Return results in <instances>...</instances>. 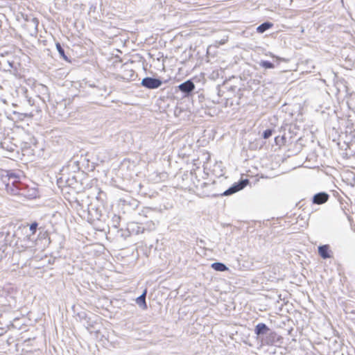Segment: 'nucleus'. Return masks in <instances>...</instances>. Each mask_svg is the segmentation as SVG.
Segmentation results:
<instances>
[{
  "instance_id": "1",
  "label": "nucleus",
  "mask_w": 355,
  "mask_h": 355,
  "mask_svg": "<svg viewBox=\"0 0 355 355\" xmlns=\"http://www.w3.org/2000/svg\"><path fill=\"white\" fill-rule=\"evenodd\" d=\"M8 179V182L6 183V187L8 191L14 192V189H12L11 185L14 186L17 190L19 189L20 186V178L19 177L12 172H7L6 177Z\"/></svg>"
},
{
  "instance_id": "2",
  "label": "nucleus",
  "mask_w": 355,
  "mask_h": 355,
  "mask_svg": "<svg viewBox=\"0 0 355 355\" xmlns=\"http://www.w3.org/2000/svg\"><path fill=\"white\" fill-rule=\"evenodd\" d=\"M162 82L159 79L147 77L142 80L141 85L146 88L153 89L159 87Z\"/></svg>"
},
{
  "instance_id": "3",
  "label": "nucleus",
  "mask_w": 355,
  "mask_h": 355,
  "mask_svg": "<svg viewBox=\"0 0 355 355\" xmlns=\"http://www.w3.org/2000/svg\"><path fill=\"white\" fill-rule=\"evenodd\" d=\"M318 253L322 259H329L332 257V252L329 245H323L318 247Z\"/></svg>"
},
{
  "instance_id": "4",
  "label": "nucleus",
  "mask_w": 355,
  "mask_h": 355,
  "mask_svg": "<svg viewBox=\"0 0 355 355\" xmlns=\"http://www.w3.org/2000/svg\"><path fill=\"white\" fill-rule=\"evenodd\" d=\"M248 180H243V181L241 182L237 185H235V186L230 188L227 191H225L224 192V195H226V196L230 195V194H232V193H235L236 191H239L241 190L248 184Z\"/></svg>"
},
{
  "instance_id": "5",
  "label": "nucleus",
  "mask_w": 355,
  "mask_h": 355,
  "mask_svg": "<svg viewBox=\"0 0 355 355\" xmlns=\"http://www.w3.org/2000/svg\"><path fill=\"white\" fill-rule=\"evenodd\" d=\"M329 199V195L325 193H319L314 196L313 202L317 205L326 202Z\"/></svg>"
},
{
  "instance_id": "6",
  "label": "nucleus",
  "mask_w": 355,
  "mask_h": 355,
  "mask_svg": "<svg viewBox=\"0 0 355 355\" xmlns=\"http://www.w3.org/2000/svg\"><path fill=\"white\" fill-rule=\"evenodd\" d=\"M180 90L182 92H191L194 88L195 85L191 80H187L178 86Z\"/></svg>"
},
{
  "instance_id": "7",
  "label": "nucleus",
  "mask_w": 355,
  "mask_h": 355,
  "mask_svg": "<svg viewBox=\"0 0 355 355\" xmlns=\"http://www.w3.org/2000/svg\"><path fill=\"white\" fill-rule=\"evenodd\" d=\"M147 291L145 290L141 295L138 297L136 300L137 303L142 307L143 309H147V304L146 302V295Z\"/></svg>"
},
{
  "instance_id": "8",
  "label": "nucleus",
  "mask_w": 355,
  "mask_h": 355,
  "mask_svg": "<svg viewBox=\"0 0 355 355\" xmlns=\"http://www.w3.org/2000/svg\"><path fill=\"white\" fill-rule=\"evenodd\" d=\"M268 330V327L264 323H259L255 327V333L257 335L263 334Z\"/></svg>"
},
{
  "instance_id": "9",
  "label": "nucleus",
  "mask_w": 355,
  "mask_h": 355,
  "mask_svg": "<svg viewBox=\"0 0 355 355\" xmlns=\"http://www.w3.org/2000/svg\"><path fill=\"white\" fill-rule=\"evenodd\" d=\"M273 26V24L270 22H265L262 24H261L260 26H259L257 28V31L259 33H264L266 31L270 29V28H272Z\"/></svg>"
},
{
  "instance_id": "10",
  "label": "nucleus",
  "mask_w": 355,
  "mask_h": 355,
  "mask_svg": "<svg viewBox=\"0 0 355 355\" xmlns=\"http://www.w3.org/2000/svg\"><path fill=\"white\" fill-rule=\"evenodd\" d=\"M211 268L216 271H225L227 270L226 266L222 263H214L211 264Z\"/></svg>"
},
{
  "instance_id": "11",
  "label": "nucleus",
  "mask_w": 355,
  "mask_h": 355,
  "mask_svg": "<svg viewBox=\"0 0 355 355\" xmlns=\"http://www.w3.org/2000/svg\"><path fill=\"white\" fill-rule=\"evenodd\" d=\"M56 49L59 52L60 56L65 60H68L67 56L64 53V51L62 49L61 44L59 42H57L55 44Z\"/></svg>"
},
{
  "instance_id": "12",
  "label": "nucleus",
  "mask_w": 355,
  "mask_h": 355,
  "mask_svg": "<svg viewBox=\"0 0 355 355\" xmlns=\"http://www.w3.org/2000/svg\"><path fill=\"white\" fill-rule=\"evenodd\" d=\"M260 65L266 69H272L274 68V64L269 61H262L260 63Z\"/></svg>"
},
{
  "instance_id": "13",
  "label": "nucleus",
  "mask_w": 355,
  "mask_h": 355,
  "mask_svg": "<svg viewBox=\"0 0 355 355\" xmlns=\"http://www.w3.org/2000/svg\"><path fill=\"white\" fill-rule=\"evenodd\" d=\"M38 224L37 222H34L30 225V230L32 232V234H35L37 228Z\"/></svg>"
},
{
  "instance_id": "14",
  "label": "nucleus",
  "mask_w": 355,
  "mask_h": 355,
  "mask_svg": "<svg viewBox=\"0 0 355 355\" xmlns=\"http://www.w3.org/2000/svg\"><path fill=\"white\" fill-rule=\"evenodd\" d=\"M272 134V130L270 129L266 130L263 133V137L264 139L269 138Z\"/></svg>"
}]
</instances>
